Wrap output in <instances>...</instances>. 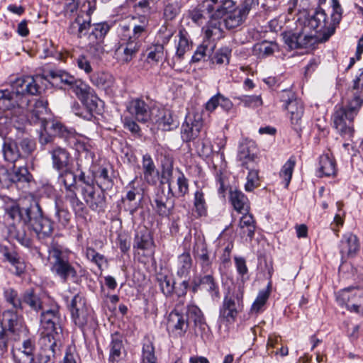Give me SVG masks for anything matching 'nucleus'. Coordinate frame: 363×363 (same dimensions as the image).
I'll return each mask as SVG.
<instances>
[{
	"label": "nucleus",
	"mask_w": 363,
	"mask_h": 363,
	"mask_svg": "<svg viewBox=\"0 0 363 363\" xmlns=\"http://www.w3.org/2000/svg\"><path fill=\"white\" fill-rule=\"evenodd\" d=\"M230 53L231 51L228 48H222L211 57V62L219 65L223 64L228 65L229 63Z\"/></svg>",
	"instance_id": "0e129e2a"
},
{
	"label": "nucleus",
	"mask_w": 363,
	"mask_h": 363,
	"mask_svg": "<svg viewBox=\"0 0 363 363\" xmlns=\"http://www.w3.org/2000/svg\"><path fill=\"white\" fill-rule=\"evenodd\" d=\"M67 306L74 324L79 328L85 326L91 318V310L84 297L79 294H75Z\"/></svg>",
	"instance_id": "9d476101"
},
{
	"label": "nucleus",
	"mask_w": 363,
	"mask_h": 363,
	"mask_svg": "<svg viewBox=\"0 0 363 363\" xmlns=\"http://www.w3.org/2000/svg\"><path fill=\"white\" fill-rule=\"evenodd\" d=\"M336 174L335 160L328 155H323L319 158L318 177L335 176Z\"/></svg>",
	"instance_id": "c9c22d12"
},
{
	"label": "nucleus",
	"mask_w": 363,
	"mask_h": 363,
	"mask_svg": "<svg viewBox=\"0 0 363 363\" xmlns=\"http://www.w3.org/2000/svg\"><path fill=\"white\" fill-rule=\"evenodd\" d=\"M109 30L110 26L107 23L94 24L88 35L89 42H90V43L101 42Z\"/></svg>",
	"instance_id": "c03bdc74"
},
{
	"label": "nucleus",
	"mask_w": 363,
	"mask_h": 363,
	"mask_svg": "<svg viewBox=\"0 0 363 363\" xmlns=\"http://www.w3.org/2000/svg\"><path fill=\"white\" fill-rule=\"evenodd\" d=\"M0 252L4 257V261H6L15 267V274L16 275L20 276L23 273L24 264L21 262L18 254L14 250L5 245H1Z\"/></svg>",
	"instance_id": "c756f323"
},
{
	"label": "nucleus",
	"mask_w": 363,
	"mask_h": 363,
	"mask_svg": "<svg viewBox=\"0 0 363 363\" xmlns=\"http://www.w3.org/2000/svg\"><path fill=\"white\" fill-rule=\"evenodd\" d=\"M147 101L148 99L137 97L132 99L126 106L128 112L139 123H146L151 120L152 110Z\"/></svg>",
	"instance_id": "ddd939ff"
},
{
	"label": "nucleus",
	"mask_w": 363,
	"mask_h": 363,
	"mask_svg": "<svg viewBox=\"0 0 363 363\" xmlns=\"http://www.w3.org/2000/svg\"><path fill=\"white\" fill-rule=\"evenodd\" d=\"M53 169L57 171L72 167V157L69 151L60 146L53 147L50 151Z\"/></svg>",
	"instance_id": "412c9836"
},
{
	"label": "nucleus",
	"mask_w": 363,
	"mask_h": 363,
	"mask_svg": "<svg viewBox=\"0 0 363 363\" xmlns=\"http://www.w3.org/2000/svg\"><path fill=\"white\" fill-rule=\"evenodd\" d=\"M132 23V39L135 42L137 40L146 35L148 33L150 18L145 14H138L131 17Z\"/></svg>",
	"instance_id": "b1692460"
},
{
	"label": "nucleus",
	"mask_w": 363,
	"mask_h": 363,
	"mask_svg": "<svg viewBox=\"0 0 363 363\" xmlns=\"http://www.w3.org/2000/svg\"><path fill=\"white\" fill-rule=\"evenodd\" d=\"M57 172H59L58 180L64 185L65 188L75 187L77 176L72 170V167L65 168Z\"/></svg>",
	"instance_id": "3c124183"
},
{
	"label": "nucleus",
	"mask_w": 363,
	"mask_h": 363,
	"mask_svg": "<svg viewBox=\"0 0 363 363\" xmlns=\"http://www.w3.org/2000/svg\"><path fill=\"white\" fill-rule=\"evenodd\" d=\"M173 181L172 180V183ZM177 189L174 191L172 188V191H169L168 186V194H171L172 197H184L189 193V182L184 174L178 170V175L177 177Z\"/></svg>",
	"instance_id": "37998d69"
},
{
	"label": "nucleus",
	"mask_w": 363,
	"mask_h": 363,
	"mask_svg": "<svg viewBox=\"0 0 363 363\" xmlns=\"http://www.w3.org/2000/svg\"><path fill=\"white\" fill-rule=\"evenodd\" d=\"M82 102L91 113H98L99 106L102 103L94 90Z\"/></svg>",
	"instance_id": "69168bd1"
},
{
	"label": "nucleus",
	"mask_w": 363,
	"mask_h": 363,
	"mask_svg": "<svg viewBox=\"0 0 363 363\" xmlns=\"http://www.w3.org/2000/svg\"><path fill=\"white\" fill-rule=\"evenodd\" d=\"M223 37V30L220 28V22L211 21L205 28V36L203 40L214 43V41Z\"/></svg>",
	"instance_id": "a19ab883"
},
{
	"label": "nucleus",
	"mask_w": 363,
	"mask_h": 363,
	"mask_svg": "<svg viewBox=\"0 0 363 363\" xmlns=\"http://www.w3.org/2000/svg\"><path fill=\"white\" fill-rule=\"evenodd\" d=\"M35 341L30 338L23 340L22 346L12 350L15 363H34Z\"/></svg>",
	"instance_id": "aec40b11"
},
{
	"label": "nucleus",
	"mask_w": 363,
	"mask_h": 363,
	"mask_svg": "<svg viewBox=\"0 0 363 363\" xmlns=\"http://www.w3.org/2000/svg\"><path fill=\"white\" fill-rule=\"evenodd\" d=\"M2 151L4 159L11 163H14L22 157L17 141L11 139L4 140Z\"/></svg>",
	"instance_id": "e433bc0d"
},
{
	"label": "nucleus",
	"mask_w": 363,
	"mask_h": 363,
	"mask_svg": "<svg viewBox=\"0 0 363 363\" xmlns=\"http://www.w3.org/2000/svg\"><path fill=\"white\" fill-rule=\"evenodd\" d=\"M163 4V18L167 21L176 18L183 5L182 0H164Z\"/></svg>",
	"instance_id": "58836bf2"
},
{
	"label": "nucleus",
	"mask_w": 363,
	"mask_h": 363,
	"mask_svg": "<svg viewBox=\"0 0 363 363\" xmlns=\"http://www.w3.org/2000/svg\"><path fill=\"white\" fill-rule=\"evenodd\" d=\"M242 216L240 218L239 223V228L240 234L242 236L249 237L250 240L254 237L255 231V220L252 214L249 212L242 213Z\"/></svg>",
	"instance_id": "4c0bfd02"
},
{
	"label": "nucleus",
	"mask_w": 363,
	"mask_h": 363,
	"mask_svg": "<svg viewBox=\"0 0 363 363\" xmlns=\"http://www.w3.org/2000/svg\"><path fill=\"white\" fill-rule=\"evenodd\" d=\"M203 128V119L199 112H189L181 126V138L188 143L198 138Z\"/></svg>",
	"instance_id": "6e6552de"
},
{
	"label": "nucleus",
	"mask_w": 363,
	"mask_h": 363,
	"mask_svg": "<svg viewBox=\"0 0 363 363\" xmlns=\"http://www.w3.org/2000/svg\"><path fill=\"white\" fill-rule=\"evenodd\" d=\"M185 314L189 322L193 323L194 333L197 336H203L208 330V325L206 321L202 311L195 304H189L186 306Z\"/></svg>",
	"instance_id": "2eb2a0df"
},
{
	"label": "nucleus",
	"mask_w": 363,
	"mask_h": 363,
	"mask_svg": "<svg viewBox=\"0 0 363 363\" xmlns=\"http://www.w3.org/2000/svg\"><path fill=\"white\" fill-rule=\"evenodd\" d=\"M43 215L42 209L39 203L34 199H31L29 206L22 207L21 210V221L24 224L29 225L30 227L40 218Z\"/></svg>",
	"instance_id": "cd10ccee"
},
{
	"label": "nucleus",
	"mask_w": 363,
	"mask_h": 363,
	"mask_svg": "<svg viewBox=\"0 0 363 363\" xmlns=\"http://www.w3.org/2000/svg\"><path fill=\"white\" fill-rule=\"evenodd\" d=\"M4 297L9 303L12 305L13 308L16 310H21L22 307V301L21 298L18 296V294L16 291L13 289H9L4 291Z\"/></svg>",
	"instance_id": "338daca9"
},
{
	"label": "nucleus",
	"mask_w": 363,
	"mask_h": 363,
	"mask_svg": "<svg viewBox=\"0 0 363 363\" xmlns=\"http://www.w3.org/2000/svg\"><path fill=\"white\" fill-rule=\"evenodd\" d=\"M363 95L350 99L346 106H335L333 115L334 126L346 139H351L354 134L353 121L362 106Z\"/></svg>",
	"instance_id": "39448f33"
},
{
	"label": "nucleus",
	"mask_w": 363,
	"mask_h": 363,
	"mask_svg": "<svg viewBox=\"0 0 363 363\" xmlns=\"http://www.w3.org/2000/svg\"><path fill=\"white\" fill-rule=\"evenodd\" d=\"M339 247L342 257H354L359 250V240L353 233H345L342 235Z\"/></svg>",
	"instance_id": "5701e85b"
},
{
	"label": "nucleus",
	"mask_w": 363,
	"mask_h": 363,
	"mask_svg": "<svg viewBox=\"0 0 363 363\" xmlns=\"http://www.w3.org/2000/svg\"><path fill=\"white\" fill-rule=\"evenodd\" d=\"M27 333L22 318L13 311H4L0 321V354L7 352L9 340L18 341Z\"/></svg>",
	"instance_id": "20e7f679"
},
{
	"label": "nucleus",
	"mask_w": 363,
	"mask_h": 363,
	"mask_svg": "<svg viewBox=\"0 0 363 363\" xmlns=\"http://www.w3.org/2000/svg\"><path fill=\"white\" fill-rule=\"evenodd\" d=\"M252 145L248 143H242L240 145L238 157L242 162V165L247 169H250L247 165L248 162H253L255 158V155L252 149Z\"/></svg>",
	"instance_id": "de8ad7c7"
},
{
	"label": "nucleus",
	"mask_w": 363,
	"mask_h": 363,
	"mask_svg": "<svg viewBox=\"0 0 363 363\" xmlns=\"http://www.w3.org/2000/svg\"><path fill=\"white\" fill-rule=\"evenodd\" d=\"M240 104L250 108H256L260 107L263 104L261 95H242L236 98Z\"/></svg>",
	"instance_id": "5fc2aeb1"
},
{
	"label": "nucleus",
	"mask_w": 363,
	"mask_h": 363,
	"mask_svg": "<svg viewBox=\"0 0 363 363\" xmlns=\"http://www.w3.org/2000/svg\"><path fill=\"white\" fill-rule=\"evenodd\" d=\"M216 48L215 43L203 40L202 43L197 47L194 55L191 58V62H199L204 59L206 56L211 57L212 53Z\"/></svg>",
	"instance_id": "79ce46f5"
},
{
	"label": "nucleus",
	"mask_w": 363,
	"mask_h": 363,
	"mask_svg": "<svg viewBox=\"0 0 363 363\" xmlns=\"http://www.w3.org/2000/svg\"><path fill=\"white\" fill-rule=\"evenodd\" d=\"M30 228L35 233L39 240L43 242L51 240L48 252L52 273L63 282H67L69 279H76L77 272L70 261L71 251L59 245L52 238L53 233L52 221L42 215Z\"/></svg>",
	"instance_id": "f03ea898"
},
{
	"label": "nucleus",
	"mask_w": 363,
	"mask_h": 363,
	"mask_svg": "<svg viewBox=\"0 0 363 363\" xmlns=\"http://www.w3.org/2000/svg\"><path fill=\"white\" fill-rule=\"evenodd\" d=\"M50 76L55 82H59L62 84L70 86V87L76 81L73 76L62 70L52 71L50 72Z\"/></svg>",
	"instance_id": "13d9d810"
},
{
	"label": "nucleus",
	"mask_w": 363,
	"mask_h": 363,
	"mask_svg": "<svg viewBox=\"0 0 363 363\" xmlns=\"http://www.w3.org/2000/svg\"><path fill=\"white\" fill-rule=\"evenodd\" d=\"M156 123L158 128L164 131L172 130L174 127L177 126L172 111L165 108L159 109Z\"/></svg>",
	"instance_id": "473e14b6"
},
{
	"label": "nucleus",
	"mask_w": 363,
	"mask_h": 363,
	"mask_svg": "<svg viewBox=\"0 0 363 363\" xmlns=\"http://www.w3.org/2000/svg\"><path fill=\"white\" fill-rule=\"evenodd\" d=\"M138 42H128L121 43L115 50L114 57L121 64L130 62L139 50Z\"/></svg>",
	"instance_id": "4be33fe9"
},
{
	"label": "nucleus",
	"mask_w": 363,
	"mask_h": 363,
	"mask_svg": "<svg viewBox=\"0 0 363 363\" xmlns=\"http://www.w3.org/2000/svg\"><path fill=\"white\" fill-rule=\"evenodd\" d=\"M142 172L143 180L150 185L156 184L158 179V171L155 162L149 154H145L142 158Z\"/></svg>",
	"instance_id": "a878e982"
},
{
	"label": "nucleus",
	"mask_w": 363,
	"mask_h": 363,
	"mask_svg": "<svg viewBox=\"0 0 363 363\" xmlns=\"http://www.w3.org/2000/svg\"><path fill=\"white\" fill-rule=\"evenodd\" d=\"M193 265V259L189 252H184L177 257L175 262L176 274L179 278H186Z\"/></svg>",
	"instance_id": "c85d7f7f"
},
{
	"label": "nucleus",
	"mask_w": 363,
	"mask_h": 363,
	"mask_svg": "<svg viewBox=\"0 0 363 363\" xmlns=\"http://www.w3.org/2000/svg\"><path fill=\"white\" fill-rule=\"evenodd\" d=\"M104 191H96L94 186L82 189V195L88 206L94 211H104L106 207Z\"/></svg>",
	"instance_id": "f3484780"
},
{
	"label": "nucleus",
	"mask_w": 363,
	"mask_h": 363,
	"mask_svg": "<svg viewBox=\"0 0 363 363\" xmlns=\"http://www.w3.org/2000/svg\"><path fill=\"white\" fill-rule=\"evenodd\" d=\"M71 89L82 101L93 91V89L86 84L82 81L76 80Z\"/></svg>",
	"instance_id": "bf43d9fd"
},
{
	"label": "nucleus",
	"mask_w": 363,
	"mask_h": 363,
	"mask_svg": "<svg viewBox=\"0 0 363 363\" xmlns=\"http://www.w3.org/2000/svg\"><path fill=\"white\" fill-rule=\"evenodd\" d=\"M93 177L94 182L102 191L108 190L113 185V177L109 174L108 170L106 167H99L94 171Z\"/></svg>",
	"instance_id": "2f4dec72"
},
{
	"label": "nucleus",
	"mask_w": 363,
	"mask_h": 363,
	"mask_svg": "<svg viewBox=\"0 0 363 363\" xmlns=\"http://www.w3.org/2000/svg\"><path fill=\"white\" fill-rule=\"evenodd\" d=\"M157 281L165 296L169 297L173 294L175 281L170 277L160 274L157 276Z\"/></svg>",
	"instance_id": "8fccbe9b"
},
{
	"label": "nucleus",
	"mask_w": 363,
	"mask_h": 363,
	"mask_svg": "<svg viewBox=\"0 0 363 363\" xmlns=\"http://www.w3.org/2000/svg\"><path fill=\"white\" fill-rule=\"evenodd\" d=\"M284 102V108L290 114L291 123L294 128L297 130L300 128L301 118L304 112L303 103L294 97V94L289 91H284L281 96Z\"/></svg>",
	"instance_id": "9b49d317"
},
{
	"label": "nucleus",
	"mask_w": 363,
	"mask_h": 363,
	"mask_svg": "<svg viewBox=\"0 0 363 363\" xmlns=\"http://www.w3.org/2000/svg\"><path fill=\"white\" fill-rule=\"evenodd\" d=\"M194 208L198 217H203L207 215V203L205 199V194L202 190H196L194 195Z\"/></svg>",
	"instance_id": "09e8293b"
},
{
	"label": "nucleus",
	"mask_w": 363,
	"mask_h": 363,
	"mask_svg": "<svg viewBox=\"0 0 363 363\" xmlns=\"http://www.w3.org/2000/svg\"><path fill=\"white\" fill-rule=\"evenodd\" d=\"M167 328L176 336L183 337L189 328V320L181 306L177 305L167 318Z\"/></svg>",
	"instance_id": "f8f14e48"
},
{
	"label": "nucleus",
	"mask_w": 363,
	"mask_h": 363,
	"mask_svg": "<svg viewBox=\"0 0 363 363\" xmlns=\"http://www.w3.org/2000/svg\"><path fill=\"white\" fill-rule=\"evenodd\" d=\"M170 194L165 192L164 189H159L154 198L155 204L152 205L156 213L161 217L169 216L174 207L173 197Z\"/></svg>",
	"instance_id": "dca6fc26"
},
{
	"label": "nucleus",
	"mask_w": 363,
	"mask_h": 363,
	"mask_svg": "<svg viewBox=\"0 0 363 363\" xmlns=\"http://www.w3.org/2000/svg\"><path fill=\"white\" fill-rule=\"evenodd\" d=\"M296 165V159L291 156L283 165L279 176L284 182V187L288 188L291 182L294 167Z\"/></svg>",
	"instance_id": "603ef678"
},
{
	"label": "nucleus",
	"mask_w": 363,
	"mask_h": 363,
	"mask_svg": "<svg viewBox=\"0 0 363 363\" xmlns=\"http://www.w3.org/2000/svg\"><path fill=\"white\" fill-rule=\"evenodd\" d=\"M23 302L35 311H43L45 308L40 298L32 291H26L23 294Z\"/></svg>",
	"instance_id": "4d7b16f0"
},
{
	"label": "nucleus",
	"mask_w": 363,
	"mask_h": 363,
	"mask_svg": "<svg viewBox=\"0 0 363 363\" xmlns=\"http://www.w3.org/2000/svg\"><path fill=\"white\" fill-rule=\"evenodd\" d=\"M11 88V91L0 90V109L9 110L18 107L25 111L30 123H40V143H50L55 136L66 140L75 137L76 132L73 128H69L58 121L44 119L48 102L43 99L34 100L30 96L39 93L40 87L35 78L29 76L18 78L12 82Z\"/></svg>",
	"instance_id": "f257e3e1"
},
{
	"label": "nucleus",
	"mask_w": 363,
	"mask_h": 363,
	"mask_svg": "<svg viewBox=\"0 0 363 363\" xmlns=\"http://www.w3.org/2000/svg\"><path fill=\"white\" fill-rule=\"evenodd\" d=\"M318 37L303 26L301 31L298 32V46L299 48H307L313 46L318 40Z\"/></svg>",
	"instance_id": "a18cd8bd"
},
{
	"label": "nucleus",
	"mask_w": 363,
	"mask_h": 363,
	"mask_svg": "<svg viewBox=\"0 0 363 363\" xmlns=\"http://www.w3.org/2000/svg\"><path fill=\"white\" fill-rule=\"evenodd\" d=\"M352 97L351 99H354L355 96H359L360 95H363V69L361 71L359 76L356 77L353 80V85L352 87ZM362 104H363V98H362Z\"/></svg>",
	"instance_id": "774afa93"
},
{
	"label": "nucleus",
	"mask_w": 363,
	"mask_h": 363,
	"mask_svg": "<svg viewBox=\"0 0 363 363\" xmlns=\"http://www.w3.org/2000/svg\"><path fill=\"white\" fill-rule=\"evenodd\" d=\"M12 178L13 184L17 185L19 184L28 183L31 179L32 175L29 173L27 167L13 166L12 167Z\"/></svg>",
	"instance_id": "864d4df0"
},
{
	"label": "nucleus",
	"mask_w": 363,
	"mask_h": 363,
	"mask_svg": "<svg viewBox=\"0 0 363 363\" xmlns=\"http://www.w3.org/2000/svg\"><path fill=\"white\" fill-rule=\"evenodd\" d=\"M90 28V13L81 11L75 19L70 23L67 28V33L77 38H82L88 33Z\"/></svg>",
	"instance_id": "6ab92c4d"
},
{
	"label": "nucleus",
	"mask_w": 363,
	"mask_h": 363,
	"mask_svg": "<svg viewBox=\"0 0 363 363\" xmlns=\"http://www.w3.org/2000/svg\"><path fill=\"white\" fill-rule=\"evenodd\" d=\"M337 301L340 305L345 306L350 311L359 313L363 311V289H344L337 293Z\"/></svg>",
	"instance_id": "1a4fd4ad"
},
{
	"label": "nucleus",
	"mask_w": 363,
	"mask_h": 363,
	"mask_svg": "<svg viewBox=\"0 0 363 363\" xmlns=\"http://www.w3.org/2000/svg\"><path fill=\"white\" fill-rule=\"evenodd\" d=\"M244 289L239 286L233 292L228 291L224 296L219 308L218 320L223 323H233L239 313L243 310Z\"/></svg>",
	"instance_id": "0eeeda50"
},
{
	"label": "nucleus",
	"mask_w": 363,
	"mask_h": 363,
	"mask_svg": "<svg viewBox=\"0 0 363 363\" xmlns=\"http://www.w3.org/2000/svg\"><path fill=\"white\" fill-rule=\"evenodd\" d=\"M179 40L176 47L175 57L181 60L184 58L185 53L189 51L192 47V42L190 40L189 33L184 29H180L178 33Z\"/></svg>",
	"instance_id": "f704fd0d"
},
{
	"label": "nucleus",
	"mask_w": 363,
	"mask_h": 363,
	"mask_svg": "<svg viewBox=\"0 0 363 363\" xmlns=\"http://www.w3.org/2000/svg\"><path fill=\"white\" fill-rule=\"evenodd\" d=\"M140 363H157L153 338L145 337L143 340Z\"/></svg>",
	"instance_id": "72a5a7b5"
},
{
	"label": "nucleus",
	"mask_w": 363,
	"mask_h": 363,
	"mask_svg": "<svg viewBox=\"0 0 363 363\" xmlns=\"http://www.w3.org/2000/svg\"><path fill=\"white\" fill-rule=\"evenodd\" d=\"M162 178L169 185L172 191V178L173 177V158L168 154L161 156Z\"/></svg>",
	"instance_id": "ea45409f"
},
{
	"label": "nucleus",
	"mask_w": 363,
	"mask_h": 363,
	"mask_svg": "<svg viewBox=\"0 0 363 363\" xmlns=\"http://www.w3.org/2000/svg\"><path fill=\"white\" fill-rule=\"evenodd\" d=\"M108 362L117 363L122 359L124 352L123 337L119 333H115L111 336V341L108 345Z\"/></svg>",
	"instance_id": "393cba45"
},
{
	"label": "nucleus",
	"mask_w": 363,
	"mask_h": 363,
	"mask_svg": "<svg viewBox=\"0 0 363 363\" xmlns=\"http://www.w3.org/2000/svg\"><path fill=\"white\" fill-rule=\"evenodd\" d=\"M194 253L199 261L202 270L204 272H208L211 266V261L206 243L203 241L196 242L194 246Z\"/></svg>",
	"instance_id": "7c9ffc66"
},
{
	"label": "nucleus",
	"mask_w": 363,
	"mask_h": 363,
	"mask_svg": "<svg viewBox=\"0 0 363 363\" xmlns=\"http://www.w3.org/2000/svg\"><path fill=\"white\" fill-rule=\"evenodd\" d=\"M229 201L233 208L239 213L250 212V205L247 197L238 189H230Z\"/></svg>",
	"instance_id": "bb28decb"
},
{
	"label": "nucleus",
	"mask_w": 363,
	"mask_h": 363,
	"mask_svg": "<svg viewBox=\"0 0 363 363\" xmlns=\"http://www.w3.org/2000/svg\"><path fill=\"white\" fill-rule=\"evenodd\" d=\"M133 250H141L145 256L155 254V242L150 231L145 228L136 231L133 240Z\"/></svg>",
	"instance_id": "4468645a"
},
{
	"label": "nucleus",
	"mask_w": 363,
	"mask_h": 363,
	"mask_svg": "<svg viewBox=\"0 0 363 363\" xmlns=\"http://www.w3.org/2000/svg\"><path fill=\"white\" fill-rule=\"evenodd\" d=\"M341 18L342 9L339 3L334 0L330 21L328 20L325 11L320 9L304 21L303 26L315 35L322 33L323 39L327 40L334 33L335 26L339 24Z\"/></svg>",
	"instance_id": "7ed1b4c3"
},
{
	"label": "nucleus",
	"mask_w": 363,
	"mask_h": 363,
	"mask_svg": "<svg viewBox=\"0 0 363 363\" xmlns=\"http://www.w3.org/2000/svg\"><path fill=\"white\" fill-rule=\"evenodd\" d=\"M201 287L206 289L213 299L220 297L219 286L213 275L206 274L192 280L191 291L193 294L197 293Z\"/></svg>",
	"instance_id": "a211bd4d"
},
{
	"label": "nucleus",
	"mask_w": 363,
	"mask_h": 363,
	"mask_svg": "<svg viewBox=\"0 0 363 363\" xmlns=\"http://www.w3.org/2000/svg\"><path fill=\"white\" fill-rule=\"evenodd\" d=\"M62 318L59 306L53 305L50 308L43 310L40 315V326L44 335L42 337L43 344L48 347L51 353H55L57 341L62 333Z\"/></svg>",
	"instance_id": "423d86ee"
},
{
	"label": "nucleus",
	"mask_w": 363,
	"mask_h": 363,
	"mask_svg": "<svg viewBox=\"0 0 363 363\" xmlns=\"http://www.w3.org/2000/svg\"><path fill=\"white\" fill-rule=\"evenodd\" d=\"M235 9H238V8L235 7V3L232 0H220V4L215 8V15L218 18H223L225 14Z\"/></svg>",
	"instance_id": "052dcab7"
},
{
	"label": "nucleus",
	"mask_w": 363,
	"mask_h": 363,
	"mask_svg": "<svg viewBox=\"0 0 363 363\" xmlns=\"http://www.w3.org/2000/svg\"><path fill=\"white\" fill-rule=\"evenodd\" d=\"M14 238L21 245L28 248L31 247L33 243L31 235L27 232L25 226L16 229Z\"/></svg>",
	"instance_id": "e2e57ef3"
},
{
	"label": "nucleus",
	"mask_w": 363,
	"mask_h": 363,
	"mask_svg": "<svg viewBox=\"0 0 363 363\" xmlns=\"http://www.w3.org/2000/svg\"><path fill=\"white\" fill-rule=\"evenodd\" d=\"M16 141L22 157H28L35 150V142L33 139L26 137Z\"/></svg>",
	"instance_id": "6e6d98bb"
},
{
	"label": "nucleus",
	"mask_w": 363,
	"mask_h": 363,
	"mask_svg": "<svg viewBox=\"0 0 363 363\" xmlns=\"http://www.w3.org/2000/svg\"><path fill=\"white\" fill-rule=\"evenodd\" d=\"M269 296V290H262L259 292L256 299L251 307V312L259 313L262 311V308L265 305Z\"/></svg>",
	"instance_id": "680f3d73"
},
{
	"label": "nucleus",
	"mask_w": 363,
	"mask_h": 363,
	"mask_svg": "<svg viewBox=\"0 0 363 363\" xmlns=\"http://www.w3.org/2000/svg\"><path fill=\"white\" fill-rule=\"evenodd\" d=\"M223 18L224 24L228 29L239 26L246 18L239 9L228 13Z\"/></svg>",
	"instance_id": "49530a36"
}]
</instances>
